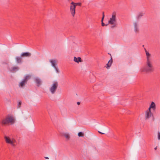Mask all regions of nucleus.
Wrapping results in <instances>:
<instances>
[{
	"label": "nucleus",
	"instance_id": "16",
	"mask_svg": "<svg viewBox=\"0 0 160 160\" xmlns=\"http://www.w3.org/2000/svg\"><path fill=\"white\" fill-rule=\"evenodd\" d=\"M145 51L146 54L147 56V60H148V59H151L150 58L151 56L150 54H149V52L146 50L145 48Z\"/></svg>",
	"mask_w": 160,
	"mask_h": 160
},
{
	"label": "nucleus",
	"instance_id": "19",
	"mask_svg": "<svg viewBox=\"0 0 160 160\" xmlns=\"http://www.w3.org/2000/svg\"><path fill=\"white\" fill-rule=\"evenodd\" d=\"M63 135L65 137L66 139L68 140H69L70 138V136L67 133L64 134Z\"/></svg>",
	"mask_w": 160,
	"mask_h": 160
},
{
	"label": "nucleus",
	"instance_id": "32",
	"mask_svg": "<svg viewBox=\"0 0 160 160\" xmlns=\"http://www.w3.org/2000/svg\"><path fill=\"white\" fill-rule=\"evenodd\" d=\"M44 158L46 159H48L49 158L48 157H44Z\"/></svg>",
	"mask_w": 160,
	"mask_h": 160
},
{
	"label": "nucleus",
	"instance_id": "21",
	"mask_svg": "<svg viewBox=\"0 0 160 160\" xmlns=\"http://www.w3.org/2000/svg\"><path fill=\"white\" fill-rule=\"evenodd\" d=\"M74 5H75V7H76V6H81L82 4L81 2H77V3H75L74 2Z\"/></svg>",
	"mask_w": 160,
	"mask_h": 160
},
{
	"label": "nucleus",
	"instance_id": "9",
	"mask_svg": "<svg viewBox=\"0 0 160 160\" xmlns=\"http://www.w3.org/2000/svg\"><path fill=\"white\" fill-rule=\"evenodd\" d=\"M31 56V54L29 52H23L21 54V56L22 58L29 57Z\"/></svg>",
	"mask_w": 160,
	"mask_h": 160
},
{
	"label": "nucleus",
	"instance_id": "18",
	"mask_svg": "<svg viewBox=\"0 0 160 160\" xmlns=\"http://www.w3.org/2000/svg\"><path fill=\"white\" fill-rule=\"evenodd\" d=\"M134 25L135 29V31L136 32H138V28L137 27V23L136 22H135L134 23Z\"/></svg>",
	"mask_w": 160,
	"mask_h": 160
},
{
	"label": "nucleus",
	"instance_id": "31",
	"mask_svg": "<svg viewBox=\"0 0 160 160\" xmlns=\"http://www.w3.org/2000/svg\"><path fill=\"white\" fill-rule=\"evenodd\" d=\"M77 104H78V105H79L80 104V102H77Z\"/></svg>",
	"mask_w": 160,
	"mask_h": 160
},
{
	"label": "nucleus",
	"instance_id": "30",
	"mask_svg": "<svg viewBox=\"0 0 160 160\" xmlns=\"http://www.w3.org/2000/svg\"><path fill=\"white\" fill-rule=\"evenodd\" d=\"M98 132L99 133H100L101 134H104V133H102L99 131H98Z\"/></svg>",
	"mask_w": 160,
	"mask_h": 160
},
{
	"label": "nucleus",
	"instance_id": "26",
	"mask_svg": "<svg viewBox=\"0 0 160 160\" xmlns=\"http://www.w3.org/2000/svg\"><path fill=\"white\" fill-rule=\"evenodd\" d=\"M103 20H102V19L101 20V22H102V26H105V24L103 22Z\"/></svg>",
	"mask_w": 160,
	"mask_h": 160
},
{
	"label": "nucleus",
	"instance_id": "11",
	"mask_svg": "<svg viewBox=\"0 0 160 160\" xmlns=\"http://www.w3.org/2000/svg\"><path fill=\"white\" fill-rule=\"evenodd\" d=\"M108 54H110L111 56V58L110 60L109 61L108 63L106 65L107 66V68L108 69V68L111 66L112 63V58L111 56V55L110 54L108 53Z\"/></svg>",
	"mask_w": 160,
	"mask_h": 160
},
{
	"label": "nucleus",
	"instance_id": "5",
	"mask_svg": "<svg viewBox=\"0 0 160 160\" xmlns=\"http://www.w3.org/2000/svg\"><path fill=\"white\" fill-rule=\"evenodd\" d=\"M58 84L57 82H55L52 85L50 88V90L52 94L54 93L58 87Z\"/></svg>",
	"mask_w": 160,
	"mask_h": 160
},
{
	"label": "nucleus",
	"instance_id": "12",
	"mask_svg": "<svg viewBox=\"0 0 160 160\" xmlns=\"http://www.w3.org/2000/svg\"><path fill=\"white\" fill-rule=\"evenodd\" d=\"M22 57H16V61L17 63H21L22 60Z\"/></svg>",
	"mask_w": 160,
	"mask_h": 160
},
{
	"label": "nucleus",
	"instance_id": "6",
	"mask_svg": "<svg viewBox=\"0 0 160 160\" xmlns=\"http://www.w3.org/2000/svg\"><path fill=\"white\" fill-rule=\"evenodd\" d=\"M74 2H72L70 3V12L73 17H74L75 14L76 7L74 4Z\"/></svg>",
	"mask_w": 160,
	"mask_h": 160
},
{
	"label": "nucleus",
	"instance_id": "7",
	"mask_svg": "<svg viewBox=\"0 0 160 160\" xmlns=\"http://www.w3.org/2000/svg\"><path fill=\"white\" fill-rule=\"evenodd\" d=\"M4 138L6 143L10 144L13 146H15V145L14 144V143L15 141V140H11L9 137H7V136H4Z\"/></svg>",
	"mask_w": 160,
	"mask_h": 160
},
{
	"label": "nucleus",
	"instance_id": "8",
	"mask_svg": "<svg viewBox=\"0 0 160 160\" xmlns=\"http://www.w3.org/2000/svg\"><path fill=\"white\" fill-rule=\"evenodd\" d=\"M145 119L148 120L149 119L151 116H153V114L151 112H145Z\"/></svg>",
	"mask_w": 160,
	"mask_h": 160
},
{
	"label": "nucleus",
	"instance_id": "29",
	"mask_svg": "<svg viewBox=\"0 0 160 160\" xmlns=\"http://www.w3.org/2000/svg\"><path fill=\"white\" fill-rule=\"evenodd\" d=\"M6 102H11L10 100L8 99H7L6 100Z\"/></svg>",
	"mask_w": 160,
	"mask_h": 160
},
{
	"label": "nucleus",
	"instance_id": "25",
	"mask_svg": "<svg viewBox=\"0 0 160 160\" xmlns=\"http://www.w3.org/2000/svg\"><path fill=\"white\" fill-rule=\"evenodd\" d=\"M158 140H160V132H159L158 133Z\"/></svg>",
	"mask_w": 160,
	"mask_h": 160
},
{
	"label": "nucleus",
	"instance_id": "28",
	"mask_svg": "<svg viewBox=\"0 0 160 160\" xmlns=\"http://www.w3.org/2000/svg\"><path fill=\"white\" fill-rule=\"evenodd\" d=\"M22 102L21 101H20L18 103V106H20L21 105Z\"/></svg>",
	"mask_w": 160,
	"mask_h": 160
},
{
	"label": "nucleus",
	"instance_id": "10",
	"mask_svg": "<svg viewBox=\"0 0 160 160\" xmlns=\"http://www.w3.org/2000/svg\"><path fill=\"white\" fill-rule=\"evenodd\" d=\"M50 62L51 63L52 66L54 68L56 71L58 72V68L56 66V63H57V61L56 60H51L50 61Z\"/></svg>",
	"mask_w": 160,
	"mask_h": 160
},
{
	"label": "nucleus",
	"instance_id": "17",
	"mask_svg": "<svg viewBox=\"0 0 160 160\" xmlns=\"http://www.w3.org/2000/svg\"><path fill=\"white\" fill-rule=\"evenodd\" d=\"M144 13L142 12H140L137 15L136 17V18L137 19H139V18H141V17L143 16Z\"/></svg>",
	"mask_w": 160,
	"mask_h": 160
},
{
	"label": "nucleus",
	"instance_id": "24",
	"mask_svg": "<svg viewBox=\"0 0 160 160\" xmlns=\"http://www.w3.org/2000/svg\"><path fill=\"white\" fill-rule=\"evenodd\" d=\"M152 108H150V107L149 106V108H148V109L146 110V112H151V109Z\"/></svg>",
	"mask_w": 160,
	"mask_h": 160
},
{
	"label": "nucleus",
	"instance_id": "27",
	"mask_svg": "<svg viewBox=\"0 0 160 160\" xmlns=\"http://www.w3.org/2000/svg\"><path fill=\"white\" fill-rule=\"evenodd\" d=\"M104 18V12H102V20H103Z\"/></svg>",
	"mask_w": 160,
	"mask_h": 160
},
{
	"label": "nucleus",
	"instance_id": "2",
	"mask_svg": "<svg viewBox=\"0 0 160 160\" xmlns=\"http://www.w3.org/2000/svg\"><path fill=\"white\" fill-rule=\"evenodd\" d=\"M14 122V119L13 116L8 115L2 121V124L3 125H5L11 123L12 124Z\"/></svg>",
	"mask_w": 160,
	"mask_h": 160
},
{
	"label": "nucleus",
	"instance_id": "23",
	"mask_svg": "<svg viewBox=\"0 0 160 160\" xmlns=\"http://www.w3.org/2000/svg\"><path fill=\"white\" fill-rule=\"evenodd\" d=\"M77 59H78V63H79V62H82V60H81V58L80 57H78L77 58Z\"/></svg>",
	"mask_w": 160,
	"mask_h": 160
},
{
	"label": "nucleus",
	"instance_id": "3",
	"mask_svg": "<svg viewBox=\"0 0 160 160\" xmlns=\"http://www.w3.org/2000/svg\"><path fill=\"white\" fill-rule=\"evenodd\" d=\"M108 23L112 25L111 26L112 28H113L116 27V18L115 12H113L112 13V17L110 18V20L108 21Z\"/></svg>",
	"mask_w": 160,
	"mask_h": 160
},
{
	"label": "nucleus",
	"instance_id": "34",
	"mask_svg": "<svg viewBox=\"0 0 160 160\" xmlns=\"http://www.w3.org/2000/svg\"><path fill=\"white\" fill-rule=\"evenodd\" d=\"M107 24H106L105 25L106 26H107Z\"/></svg>",
	"mask_w": 160,
	"mask_h": 160
},
{
	"label": "nucleus",
	"instance_id": "14",
	"mask_svg": "<svg viewBox=\"0 0 160 160\" xmlns=\"http://www.w3.org/2000/svg\"><path fill=\"white\" fill-rule=\"evenodd\" d=\"M19 69V68L18 67H13L11 68L10 70L11 72H16Z\"/></svg>",
	"mask_w": 160,
	"mask_h": 160
},
{
	"label": "nucleus",
	"instance_id": "20",
	"mask_svg": "<svg viewBox=\"0 0 160 160\" xmlns=\"http://www.w3.org/2000/svg\"><path fill=\"white\" fill-rule=\"evenodd\" d=\"M78 135L79 137H83L84 136V134L82 132H80L78 133Z\"/></svg>",
	"mask_w": 160,
	"mask_h": 160
},
{
	"label": "nucleus",
	"instance_id": "1",
	"mask_svg": "<svg viewBox=\"0 0 160 160\" xmlns=\"http://www.w3.org/2000/svg\"><path fill=\"white\" fill-rule=\"evenodd\" d=\"M141 72H152L154 71L153 65L151 59L147 60L146 67H143L141 69Z\"/></svg>",
	"mask_w": 160,
	"mask_h": 160
},
{
	"label": "nucleus",
	"instance_id": "15",
	"mask_svg": "<svg viewBox=\"0 0 160 160\" xmlns=\"http://www.w3.org/2000/svg\"><path fill=\"white\" fill-rule=\"evenodd\" d=\"M150 108H151L154 110H155L156 109V105L155 103L152 102L151 103V104L150 106Z\"/></svg>",
	"mask_w": 160,
	"mask_h": 160
},
{
	"label": "nucleus",
	"instance_id": "33",
	"mask_svg": "<svg viewBox=\"0 0 160 160\" xmlns=\"http://www.w3.org/2000/svg\"><path fill=\"white\" fill-rule=\"evenodd\" d=\"M157 147H156L154 148V149L155 150H157Z\"/></svg>",
	"mask_w": 160,
	"mask_h": 160
},
{
	"label": "nucleus",
	"instance_id": "4",
	"mask_svg": "<svg viewBox=\"0 0 160 160\" xmlns=\"http://www.w3.org/2000/svg\"><path fill=\"white\" fill-rule=\"evenodd\" d=\"M30 78L31 76L30 75H28L25 76L24 77V79L19 83V86L22 87L24 86L25 85V84L27 83L28 81V80L30 79Z\"/></svg>",
	"mask_w": 160,
	"mask_h": 160
},
{
	"label": "nucleus",
	"instance_id": "13",
	"mask_svg": "<svg viewBox=\"0 0 160 160\" xmlns=\"http://www.w3.org/2000/svg\"><path fill=\"white\" fill-rule=\"evenodd\" d=\"M35 82L37 84V85L38 87H39L41 85V80L38 78L35 79Z\"/></svg>",
	"mask_w": 160,
	"mask_h": 160
},
{
	"label": "nucleus",
	"instance_id": "22",
	"mask_svg": "<svg viewBox=\"0 0 160 160\" xmlns=\"http://www.w3.org/2000/svg\"><path fill=\"white\" fill-rule=\"evenodd\" d=\"M78 59H77V58L75 57H74V61L75 62H77L78 63Z\"/></svg>",
	"mask_w": 160,
	"mask_h": 160
}]
</instances>
